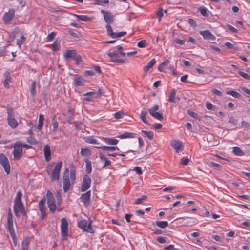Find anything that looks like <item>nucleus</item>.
<instances>
[{"mask_svg": "<svg viewBox=\"0 0 250 250\" xmlns=\"http://www.w3.org/2000/svg\"><path fill=\"white\" fill-rule=\"evenodd\" d=\"M70 167H72V168L70 170H69L68 168H65L63 174V190L64 192H67L71 186L75 182L76 178V169L73 165H71Z\"/></svg>", "mask_w": 250, "mask_h": 250, "instance_id": "f257e3e1", "label": "nucleus"}, {"mask_svg": "<svg viewBox=\"0 0 250 250\" xmlns=\"http://www.w3.org/2000/svg\"><path fill=\"white\" fill-rule=\"evenodd\" d=\"M7 229L10 233L14 246H16L17 238L13 227V216L10 211L7 214Z\"/></svg>", "mask_w": 250, "mask_h": 250, "instance_id": "f03ea898", "label": "nucleus"}, {"mask_svg": "<svg viewBox=\"0 0 250 250\" xmlns=\"http://www.w3.org/2000/svg\"><path fill=\"white\" fill-rule=\"evenodd\" d=\"M62 161L58 162L55 166L53 170L51 171V168L47 167L46 171L48 175L51 174V181L58 180L60 178V172L62 167Z\"/></svg>", "mask_w": 250, "mask_h": 250, "instance_id": "7ed1b4c3", "label": "nucleus"}, {"mask_svg": "<svg viewBox=\"0 0 250 250\" xmlns=\"http://www.w3.org/2000/svg\"><path fill=\"white\" fill-rule=\"evenodd\" d=\"M92 222L91 220H89L88 222L86 220H81L78 223V226L83 231L93 233H94V230L92 228Z\"/></svg>", "mask_w": 250, "mask_h": 250, "instance_id": "20e7f679", "label": "nucleus"}, {"mask_svg": "<svg viewBox=\"0 0 250 250\" xmlns=\"http://www.w3.org/2000/svg\"><path fill=\"white\" fill-rule=\"evenodd\" d=\"M13 157L16 160H20L22 155V149L21 148V142H16L13 146Z\"/></svg>", "mask_w": 250, "mask_h": 250, "instance_id": "39448f33", "label": "nucleus"}, {"mask_svg": "<svg viewBox=\"0 0 250 250\" xmlns=\"http://www.w3.org/2000/svg\"><path fill=\"white\" fill-rule=\"evenodd\" d=\"M101 12L103 15L105 22L107 23L106 25H110V24L113 23L114 16L110 12L104 10H102Z\"/></svg>", "mask_w": 250, "mask_h": 250, "instance_id": "423d86ee", "label": "nucleus"}, {"mask_svg": "<svg viewBox=\"0 0 250 250\" xmlns=\"http://www.w3.org/2000/svg\"><path fill=\"white\" fill-rule=\"evenodd\" d=\"M0 163L3 167L7 174H9L10 171V166L7 158L3 154H0Z\"/></svg>", "mask_w": 250, "mask_h": 250, "instance_id": "0eeeda50", "label": "nucleus"}, {"mask_svg": "<svg viewBox=\"0 0 250 250\" xmlns=\"http://www.w3.org/2000/svg\"><path fill=\"white\" fill-rule=\"evenodd\" d=\"M61 229L62 237L64 239L68 234V222L65 218L61 219Z\"/></svg>", "mask_w": 250, "mask_h": 250, "instance_id": "6e6552de", "label": "nucleus"}, {"mask_svg": "<svg viewBox=\"0 0 250 250\" xmlns=\"http://www.w3.org/2000/svg\"><path fill=\"white\" fill-rule=\"evenodd\" d=\"M91 179L88 175H84L83 177L82 185L81 186V191L84 192L89 189L91 186Z\"/></svg>", "mask_w": 250, "mask_h": 250, "instance_id": "1a4fd4ad", "label": "nucleus"}, {"mask_svg": "<svg viewBox=\"0 0 250 250\" xmlns=\"http://www.w3.org/2000/svg\"><path fill=\"white\" fill-rule=\"evenodd\" d=\"M15 10L10 9L8 12H5L3 16V21L5 24H9L14 17Z\"/></svg>", "mask_w": 250, "mask_h": 250, "instance_id": "9d476101", "label": "nucleus"}, {"mask_svg": "<svg viewBox=\"0 0 250 250\" xmlns=\"http://www.w3.org/2000/svg\"><path fill=\"white\" fill-rule=\"evenodd\" d=\"M106 28L107 29L108 35L113 38L121 37L126 34V32H121L118 33L114 32L110 25H106Z\"/></svg>", "mask_w": 250, "mask_h": 250, "instance_id": "9b49d317", "label": "nucleus"}, {"mask_svg": "<svg viewBox=\"0 0 250 250\" xmlns=\"http://www.w3.org/2000/svg\"><path fill=\"white\" fill-rule=\"evenodd\" d=\"M90 197L91 191L89 190L85 193L82 194L80 198V199L84 203V205L85 207H87L90 203Z\"/></svg>", "mask_w": 250, "mask_h": 250, "instance_id": "f8f14e48", "label": "nucleus"}, {"mask_svg": "<svg viewBox=\"0 0 250 250\" xmlns=\"http://www.w3.org/2000/svg\"><path fill=\"white\" fill-rule=\"evenodd\" d=\"M199 33L202 35L204 39L208 40H214L216 37L213 35L209 30L200 31Z\"/></svg>", "mask_w": 250, "mask_h": 250, "instance_id": "ddd939ff", "label": "nucleus"}, {"mask_svg": "<svg viewBox=\"0 0 250 250\" xmlns=\"http://www.w3.org/2000/svg\"><path fill=\"white\" fill-rule=\"evenodd\" d=\"M23 210V205L21 201H14V211L16 216L18 213L22 212Z\"/></svg>", "mask_w": 250, "mask_h": 250, "instance_id": "4468645a", "label": "nucleus"}, {"mask_svg": "<svg viewBox=\"0 0 250 250\" xmlns=\"http://www.w3.org/2000/svg\"><path fill=\"white\" fill-rule=\"evenodd\" d=\"M170 145L177 152L183 150V146L182 142L178 140H172L170 143Z\"/></svg>", "mask_w": 250, "mask_h": 250, "instance_id": "2eb2a0df", "label": "nucleus"}, {"mask_svg": "<svg viewBox=\"0 0 250 250\" xmlns=\"http://www.w3.org/2000/svg\"><path fill=\"white\" fill-rule=\"evenodd\" d=\"M107 55L111 58V62H124L122 59L119 58V55L116 52L107 53Z\"/></svg>", "mask_w": 250, "mask_h": 250, "instance_id": "dca6fc26", "label": "nucleus"}, {"mask_svg": "<svg viewBox=\"0 0 250 250\" xmlns=\"http://www.w3.org/2000/svg\"><path fill=\"white\" fill-rule=\"evenodd\" d=\"M77 53L75 50H66L63 53V57L66 59H72L73 60Z\"/></svg>", "mask_w": 250, "mask_h": 250, "instance_id": "f3484780", "label": "nucleus"}, {"mask_svg": "<svg viewBox=\"0 0 250 250\" xmlns=\"http://www.w3.org/2000/svg\"><path fill=\"white\" fill-rule=\"evenodd\" d=\"M4 77V86L6 88H9L10 87V83L11 82V77L10 73L8 71H6L3 74Z\"/></svg>", "mask_w": 250, "mask_h": 250, "instance_id": "a211bd4d", "label": "nucleus"}, {"mask_svg": "<svg viewBox=\"0 0 250 250\" xmlns=\"http://www.w3.org/2000/svg\"><path fill=\"white\" fill-rule=\"evenodd\" d=\"M43 153L44 155V158L45 161L46 162H49L50 160V155H51V151L50 146L48 145H46L43 149Z\"/></svg>", "mask_w": 250, "mask_h": 250, "instance_id": "6ab92c4d", "label": "nucleus"}, {"mask_svg": "<svg viewBox=\"0 0 250 250\" xmlns=\"http://www.w3.org/2000/svg\"><path fill=\"white\" fill-rule=\"evenodd\" d=\"M137 136L136 133L133 132H125L123 134L117 136V138L123 139L126 138H135Z\"/></svg>", "mask_w": 250, "mask_h": 250, "instance_id": "aec40b11", "label": "nucleus"}, {"mask_svg": "<svg viewBox=\"0 0 250 250\" xmlns=\"http://www.w3.org/2000/svg\"><path fill=\"white\" fill-rule=\"evenodd\" d=\"M102 140L108 145H115L119 142V140L113 138L102 137Z\"/></svg>", "mask_w": 250, "mask_h": 250, "instance_id": "412c9836", "label": "nucleus"}, {"mask_svg": "<svg viewBox=\"0 0 250 250\" xmlns=\"http://www.w3.org/2000/svg\"><path fill=\"white\" fill-rule=\"evenodd\" d=\"M72 15L78 18V20H81L85 22L89 21L92 19V17L86 15H78L75 14H72Z\"/></svg>", "mask_w": 250, "mask_h": 250, "instance_id": "4be33fe9", "label": "nucleus"}, {"mask_svg": "<svg viewBox=\"0 0 250 250\" xmlns=\"http://www.w3.org/2000/svg\"><path fill=\"white\" fill-rule=\"evenodd\" d=\"M84 80L80 76H76L74 79V84L76 86H82L83 85Z\"/></svg>", "mask_w": 250, "mask_h": 250, "instance_id": "5701e85b", "label": "nucleus"}, {"mask_svg": "<svg viewBox=\"0 0 250 250\" xmlns=\"http://www.w3.org/2000/svg\"><path fill=\"white\" fill-rule=\"evenodd\" d=\"M149 114L154 118L157 119L159 121H162L164 119L163 116L162 115V113L158 112H154L153 111H151L150 112Z\"/></svg>", "mask_w": 250, "mask_h": 250, "instance_id": "b1692460", "label": "nucleus"}, {"mask_svg": "<svg viewBox=\"0 0 250 250\" xmlns=\"http://www.w3.org/2000/svg\"><path fill=\"white\" fill-rule=\"evenodd\" d=\"M99 157L101 161H104L105 163L104 165L103 166V168H104L106 167L109 166L111 165V162L109 160H108L105 156H104L103 154H99Z\"/></svg>", "mask_w": 250, "mask_h": 250, "instance_id": "393cba45", "label": "nucleus"}, {"mask_svg": "<svg viewBox=\"0 0 250 250\" xmlns=\"http://www.w3.org/2000/svg\"><path fill=\"white\" fill-rule=\"evenodd\" d=\"M232 153L236 156H242L245 155V153L239 147H233L232 148Z\"/></svg>", "mask_w": 250, "mask_h": 250, "instance_id": "a878e982", "label": "nucleus"}, {"mask_svg": "<svg viewBox=\"0 0 250 250\" xmlns=\"http://www.w3.org/2000/svg\"><path fill=\"white\" fill-rule=\"evenodd\" d=\"M95 147L97 148L101 149L103 150H108L110 151H113L116 150H119V148L117 146H95Z\"/></svg>", "mask_w": 250, "mask_h": 250, "instance_id": "bb28decb", "label": "nucleus"}, {"mask_svg": "<svg viewBox=\"0 0 250 250\" xmlns=\"http://www.w3.org/2000/svg\"><path fill=\"white\" fill-rule=\"evenodd\" d=\"M7 121L9 126L13 128H16L18 125V122L14 118H7Z\"/></svg>", "mask_w": 250, "mask_h": 250, "instance_id": "cd10ccee", "label": "nucleus"}, {"mask_svg": "<svg viewBox=\"0 0 250 250\" xmlns=\"http://www.w3.org/2000/svg\"><path fill=\"white\" fill-rule=\"evenodd\" d=\"M156 62V60L154 58L152 59L144 67V71L146 72L148 71L155 64Z\"/></svg>", "mask_w": 250, "mask_h": 250, "instance_id": "c85d7f7f", "label": "nucleus"}, {"mask_svg": "<svg viewBox=\"0 0 250 250\" xmlns=\"http://www.w3.org/2000/svg\"><path fill=\"white\" fill-rule=\"evenodd\" d=\"M177 90L175 89H172L171 91L170 96L168 99L169 102L176 103V100L175 99V96L176 94Z\"/></svg>", "mask_w": 250, "mask_h": 250, "instance_id": "c756f323", "label": "nucleus"}, {"mask_svg": "<svg viewBox=\"0 0 250 250\" xmlns=\"http://www.w3.org/2000/svg\"><path fill=\"white\" fill-rule=\"evenodd\" d=\"M45 200L42 199L39 202V208L40 212H44L46 210V207L45 205Z\"/></svg>", "mask_w": 250, "mask_h": 250, "instance_id": "7c9ffc66", "label": "nucleus"}, {"mask_svg": "<svg viewBox=\"0 0 250 250\" xmlns=\"http://www.w3.org/2000/svg\"><path fill=\"white\" fill-rule=\"evenodd\" d=\"M156 225L161 229H165L168 227V223L167 221H157L155 222Z\"/></svg>", "mask_w": 250, "mask_h": 250, "instance_id": "2f4dec72", "label": "nucleus"}, {"mask_svg": "<svg viewBox=\"0 0 250 250\" xmlns=\"http://www.w3.org/2000/svg\"><path fill=\"white\" fill-rule=\"evenodd\" d=\"M80 153L83 156H88L91 155V152L88 148H81Z\"/></svg>", "mask_w": 250, "mask_h": 250, "instance_id": "473e14b6", "label": "nucleus"}, {"mask_svg": "<svg viewBox=\"0 0 250 250\" xmlns=\"http://www.w3.org/2000/svg\"><path fill=\"white\" fill-rule=\"evenodd\" d=\"M226 94L229 95H231L235 98H240L241 95L237 91L234 90H229L226 92Z\"/></svg>", "mask_w": 250, "mask_h": 250, "instance_id": "72a5a7b5", "label": "nucleus"}, {"mask_svg": "<svg viewBox=\"0 0 250 250\" xmlns=\"http://www.w3.org/2000/svg\"><path fill=\"white\" fill-rule=\"evenodd\" d=\"M147 114V113L146 110H143L141 113L140 118L144 123L149 125V124L148 123L146 119Z\"/></svg>", "mask_w": 250, "mask_h": 250, "instance_id": "f704fd0d", "label": "nucleus"}, {"mask_svg": "<svg viewBox=\"0 0 250 250\" xmlns=\"http://www.w3.org/2000/svg\"><path fill=\"white\" fill-rule=\"evenodd\" d=\"M44 118L42 114H40L39 117V122H38V125L37 126V128L39 130H40L43 125V121H44Z\"/></svg>", "mask_w": 250, "mask_h": 250, "instance_id": "c9c22d12", "label": "nucleus"}, {"mask_svg": "<svg viewBox=\"0 0 250 250\" xmlns=\"http://www.w3.org/2000/svg\"><path fill=\"white\" fill-rule=\"evenodd\" d=\"M85 142L86 143L92 144L99 145L100 143L97 142V140L95 139L93 136H89L86 137L85 139Z\"/></svg>", "mask_w": 250, "mask_h": 250, "instance_id": "e433bc0d", "label": "nucleus"}, {"mask_svg": "<svg viewBox=\"0 0 250 250\" xmlns=\"http://www.w3.org/2000/svg\"><path fill=\"white\" fill-rule=\"evenodd\" d=\"M85 162L86 163V171L88 174H90L92 171L91 162L88 159L86 160Z\"/></svg>", "mask_w": 250, "mask_h": 250, "instance_id": "4c0bfd02", "label": "nucleus"}, {"mask_svg": "<svg viewBox=\"0 0 250 250\" xmlns=\"http://www.w3.org/2000/svg\"><path fill=\"white\" fill-rule=\"evenodd\" d=\"M29 241L26 239L23 240L21 243V250H28Z\"/></svg>", "mask_w": 250, "mask_h": 250, "instance_id": "58836bf2", "label": "nucleus"}, {"mask_svg": "<svg viewBox=\"0 0 250 250\" xmlns=\"http://www.w3.org/2000/svg\"><path fill=\"white\" fill-rule=\"evenodd\" d=\"M142 132L147 136L150 140H153L154 137V133L152 131H147L142 130Z\"/></svg>", "mask_w": 250, "mask_h": 250, "instance_id": "ea45409f", "label": "nucleus"}, {"mask_svg": "<svg viewBox=\"0 0 250 250\" xmlns=\"http://www.w3.org/2000/svg\"><path fill=\"white\" fill-rule=\"evenodd\" d=\"M147 198V197L146 195L142 196L141 198H137L136 199L135 201V204H142L144 201H146Z\"/></svg>", "mask_w": 250, "mask_h": 250, "instance_id": "a19ab883", "label": "nucleus"}, {"mask_svg": "<svg viewBox=\"0 0 250 250\" xmlns=\"http://www.w3.org/2000/svg\"><path fill=\"white\" fill-rule=\"evenodd\" d=\"M109 2L108 0H95L94 4L99 5H104Z\"/></svg>", "mask_w": 250, "mask_h": 250, "instance_id": "79ce46f5", "label": "nucleus"}, {"mask_svg": "<svg viewBox=\"0 0 250 250\" xmlns=\"http://www.w3.org/2000/svg\"><path fill=\"white\" fill-rule=\"evenodd\" d=\"M187 113L188 115H189L190 117L193 118L194 119H198V120L200 119V117L198 116V115L197 114V113H196L193 111H190V110H188Z\"/></svg>", "mask_w": 250, "mask_h": 250, "instance_id": "37998d69", "label": "nucleus"}, {"mask_svg": "<svg viewBox=\"0 0 250 250\" xmlns=\"http://www.w3.org/2000/svg\"><path fill=\"white\" fill-rule=\"evenodd\" d=\"M30 93L32 96H34L36 93V82L34 81L31 85Z\"/></svg>", "mask_w": 250, "mask_h": 250, "instance_id": "c03bdc74", "label": "nucleus"}, {"mask_svg": "<svg viewBox=\"0 0 250 250\" xmlns=\"http://www.w3.org/2000/svg\"><path fill=\"white\" fill-rule=\"evenodd\" d=\"M26 38L24 36H21L20 39H17V44L19 47H21L22 43L25 41Z\"/></svg>", "mask_w": 250, "mask_h": 250, "instance_id": "a18cd8bd", "label": "nucleus"}, {"mask_svg": "<svg viewBox=\"0 0 250 250\" xmlns=\"http://www.w3.org/2000/svg\"><path fill=\"white\" fill-rule=\"evenodd\" d=\"M52 49L54 52L58 50L60 48L59 42L57 41H55L52 44Z\"/></svg>", "mask_w": 250, "mask_h": 250, "instance_id": "49530a36", "label": "nucleus"}, {"mask_svg": "<svg viewBox=\"0 0 250 250\" xmlns=\"http://www.w3.org/2000/svg\"><path fill=\"white\" fill-rule=\"evenodd\" d=\"M73 60L75 61V62L77 64H79L82 62V57L77 54Z\"/></svg>", "mask_w": 250, "mask_h": 250, "instance_id": "de8ad7c7", "label": "nucleus"}, {"mask_svg": "<svg viewBox=\"0 0 250 250\" xmlns=\"http://www.w3.org/2000/svg\"><path fill=\"white\" fill-rule=\"evenodd\" d=\"M238 73L241 77H242L244 79L247 80H250V76L247 73L240 71H239Z\"/></svg>", "mask_w": 250, "mask_h": 250, "instance_id": "09e8293b", "label": "nucleus"}, {"mask_svg": "<svg viewBox=\"0 0 250 250\" xmlns=\"http://www.w3.org/2000/svg\"><path fill=\"white\" fill-rule=\"evenodd\" d=\"M48 207L49 208V210L51 212L53 213L56 209V206L55 204H50L49 205H47Z\"/></svg>", "mask_w": 250, "mask_h": 250, "instance_id": "8fccbe9b", "label": "nucleus"}, {"mask_svg": "<svg viewBox=\"0 0 250 250\" xmlns=\"http://www.w3.org/2000/svg\"><path fill=\"white\" fill-rule=\"evenodd\" d=\"M22 197V193L19 190L17 192L14 201H21V198Z\"/></svg>", "mask_w": 250, "mask_h": 250, "instance_id": "3c124183", "label": "nucleus"}, {"mask_svg": "<svg viewBox=\"0 0 250 250\" xmlns=\"http://www.w3.org/2000/svg\"><path fill=\"white\" fill-rule=\"evenodd\" d=\"M7 118H14V113L12 108H9L7 109Z\"/></svg>", "mask_w": 250, "mask_h": 250, "instance_id": "603ef678", "label": "nucleus"}, {"mask_svg": "<svg viewBox=\"0 0 250 250\" xmlns=\"http://www.w3.org/2000/svg\"><path fill=\"white\" fill-rule=\"evenodd\" d=\"M56 35V33L55 32H52L47 37V40L48 41H51L55 36Z\"/></svg>", "mask_w": 250, "mask_h": 250, "instance_id": "864d4df0", "label": "nucleus"}, {"mask_svg": "<svg viewBox=\"0 0 250 250\" xmlns=\"http://www.w3.org/2000/svg\"><path fill=\"white\" fill-rule=\"evenodd\" d=\"M201 14L204 16H207L208 15L207 9L206 8L203 7H201L199 9Z\"/></svg>", "mask_w": 250, "mask_h": 250, "instance_id": "5fc2aeb1", "label": "nucleus"}, {"mask_svg": "<svg viewBox=\"0 0 250 250\" xmlns=\"http://www.w3.org/2000/svg\"><path fill=\"white\" fill-rule=\"evenodd\" d=\"M124 115V112L119 111L114 114V117L116 119H119L123 118Z\"/></svg>", "mask_w": 250, "mask_h": 250, "instance_id": "6e6d98bb", "label": "nucleus"}, {"mask_svg": "<svg viewBox=\"0 0 250 250\" xmlns=\"http://www.w3.org/2000/svg\"><path fill=\"white\" fill-rule=\"evenodd\" d=\"M146 42V40H142L138 42L137 45L140 48L145 47Z\"/></svg>", "mask_w": 250, "mask_h": 250, "instance_id": "4d7b16f0", "label": "nucleus"}, {"mask_svg": "<svg viewBox=\"0 0 250 250\" xmlns=\"http://www.w3.org/2000/svg\"><path fill=\"white\" fill-rule=\"evenodd\" d=\"M15 38V35L14 33H12L9 35V37L7 39V42H10L14 41V39Z\"/></svg>", "mask_w": 250, "mask_h": 250, "instance_id": "13d9d810", "label": "nucleus"}, {"mask_svg": "<svg viewBox=\"0 0 250 250\" xmlns=\"http://www.w3.org/2000/svg\"><path fill=\"white\" fill-rule=\"evenodd\" d=\"M189 162V159L188 157H183L181 159V164L183 165H187Z\"/></svg>", "mask_w": 250, "mask_h": 250, "instance_id": "bf43d9fd", "label": "nucleus"}, {"mask_svg": "<svg viewBox=\"0 0 250 250\" xmlns=\"http://www.w3.org/2000/svg\"><path fill=\"white\" fill-rule=\"evenodd\" d=\"M156 240L160 243L163 244L166 242V238L165 237L159 236L157 237Z\"/></svg>", "mask_w": 250, "mask_h": 250, "instance_id": "052dcab7", "label": "nucleus"}, {"mask_svg": "<svg viewBox=\"0 0 250 250\" xmlns=\"http://www.w3.org/2000/svg\"><path fill=\"white\" fill-rule=\"evenodd\" d=\"M212 92L218 96H222V93L221 91L217 90L216 89H212L211 90Z\"/></svg>", "mask_w": 250, "mask_h": 250, "instance_id": "680f3d73", "label": "nucleus"}, {"mask_svg": "<svg viewBox=\"0 0 250 250\" xmlns=\"http://www.w3.org/2000/svg\"><path fill=\"white\" fill-rule=\"evenodd\" d=\"M206 107L208 110H212L213 109V105L209 102H207L206 103Z\"/></svg>", "mask_w": 250, "mask_h": 250, "instance_id": "e2e57ef3", "label": "nucleus"}, {"mask_svg": "<svg viewBox=\"0 0 250 250\" xmlns=\"http://www.w3.org/2000/svg\"><path fill=\"white\" fill-rule=\"evenodd\" d=\"M227 27L228 28V29L229 30H230V31H231L232 32H233L234 33H237L238 32L237 29L235 28L234 27H233L231 25L227 24Z\"/></svg>", "mask_w": 250, "mask_h": 250, "instance_id": "0e129e2a", "label": "nucleus"}, {"mask_svg": "<svg viewBox=\"0 0 250 250\" xmlns=\"http://www.w3.org/2000/svg\"><path fill=\"white\" fill-rule=\"evenodd\" d=\"M53 129L54 131H55L58 127V123L54 120L52 121Z\"/></svg>", "mask_w": 250, "mask_h": 250, "instance_id": "69168bd1", "label": "nucleus"}, {"mask_svg": "<svg viewBox=\"0 0 250 250\" xmlns=\"http://www.w3.org/2000/svg\"><path fill=\"white\" fill-rule=\"evenodd\" d=\"M164 249L165 250H174L176 249L174 248V246L173 245H169L167 246H166L164 247Z\"/></svg>", "mask_w": 250, "mask_h": 250, "instance_id": "338daca9", "label": "nucleus"}, {"mask_svg": "<svg viewBox=\"0 0 250 250\" xmlns=\"http://www.w3.org/2000/svg\"><path fill=\"white\" fill-rule=\"evenodd\" d=\"M134 170L139 175H141L142 173V168L139 167H135Z\"/></svg>", "mask_w": 250, "mask_h": 250, "instance_id": "774afa93", "label": "nucleus"}]
</instances>
